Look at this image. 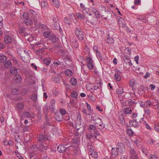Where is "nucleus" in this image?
I'll return each instance as SVG.
<instances>
[{
  "label": "nucleus",
  "instance_id": "obj_1",
  "mask_svg": "<svg viewBox=\"0 0 159 159\" xmlns=\"http://www.w3.org/2000/svg\"><path fill=\"white\" fill-rule=\"evenodd\" d=\"M29 11L33 16V20L34 23H35L36 21H39L41 20V17L38 12L31 9Z\"/></svg>",
  "mask_w": 159,
  "mask_h": 159
},
{
  "label": "nucleus",
  "instance_id": "obj_2",
  "mask_svg": "<svg viewBox=\"0 0 159 159\" xmlns=\"http://www.w3.org/2000/svg\"><path fill=\"white\" fill-rule=\"evenodd\" d=\"M75 34L79 40H83L84 39V34L82 30L79 28H76L75 30Z\"/></svg>",
  "mask_w": 159,
  "mask_h": 159
},
{
  "label": "nucleus",
  "instance_id": "obj_3",
  "mask_svg": "<svg viewBox=\"0 0 159 159\" xmlns=\"http://www.w3.org/2000/svg\"><path fill=\"white\" fill-rule=\"evenodd\" d=\"M129 156L130 159H139L136 152L133 148H130Z\"/></svg>",
  "mask_w": 159,
  "mask_h": 159
},
{
  "label": "nucleus",
  "instance_id": "obj_4",
  "mask_svg": "<svg viewBox=\"0 0 159 159\" xmlns=\"http://www.w3.org/2000/svg\"><path fill=\"white\" fill-rule=\"evenodd\" d=\"M132 116L133 120L134 121H136L139 122H141L142 121H143V117L140 114L134 113L132 114Z\"/></svg>",
  "mask_w": 159,
  "mask_h": 159
},
{
  "label": "nucleus",
  "instance_id": "obj_5",
  "mask_svg": "<svg viewBox=\"0 0 159 159\" xmlns=\"http://www.w3.org/2000/svg\"><path fill=\"white\" fill-rule=\"evenodd\" d=\"M21 57L23 61L25 63H28L30 61V56H29L28 52L26 51H25Z\"/></svg>",
  "mask_w": 159,
  "mask_h": 159
},
{
  "label": "nucleus",
  "instance_id": "obj_6",
  "mask_svg": "<svg viewBox=\"0 0 159 159\" xmlns=\"http://www.w3.org/2000/svg\"><path fill=\"white\" fill-rule=\"evenodd\" d=\"M48 40L44 39H41L40 41L36 43V45H39L41 44L43 45V48L44 49H48L49 48V46H46V43H47Z\"/></svg>",
  "mask_w": 159,
  "mask_h": 159
},
{
  "label": "nucleus",
  "instance_id": "obj_7",
  "mask_svg": "<svg viewBox=\"0 0 159 159\" xmlns=\"http://www.w3.org/2000/svg\"><path fill=\"white\" fill-rule=\"evenodd\" d=\"M112 15L110 11H105L102 15V17L105 20H109L111 17Z\"/></svg>",
  "mask_w": 159,
  "mask_h": 159
},
{
  "label": "nucleus",
  "instance_id": "obj_8",
  "mask_svg": "<svg viewBox=\"0 0 159 159\" xmlns=\"http://www.w3.org/2000/svg\"><path fill=\"white\" fill-rule=\"evenodd\" d=\"M39 21H36L35 23H34L36 27L38 28H41L43 30H47L48 29V27L41 23H40Z\"/></svg>",
  "mask_w": 159,
  "mask_h": 159
},
{
  "label": "nucleus",
  "instance_id": "obj_9",
  "mask_svg": "<svg viewBox=\"0 0 159 159\" xmlns=\"http://www.w3.org/2000/svg\"><path fill=\"white\" fill-rule=\"evenodd\" d=\"M55 100L54 99H52L50 101V105L49 106V109L51 110V111L52 112H54V109L55 108Z\"/></svg>",
  "mask_w": 159,
  "mask_h": 159
},
{
  "label": "nucleus",
  "instance_id": "obj_10",
  "mask_svg": "<svg viewBox=\"0 0 159 159\" xmlns=\"http://www.w3.org/2000/svg\"><path fill=\"white\" fill-rule=\"evenodd\" d=\"M113 36V35H111L110 34H107V41L108 43L111 44L114 43V41Z\"/></svg>",
  "mask_w": 159,
  "mask_h": 159
},
{
  "label": "nucleus",
  "instance_id": "obj_11",
  "mask_svg": "<svg viewBox=\"0 0 159 159\" xmlns=\"http://www.w3.org/2000/svg\"><path fill=\"white\" fill-rule=\"evenodd\" d=\"M55 117L56 120L60 122L62 120V116L59 112L55 113Z\"/></svg>",
  "mask_w": 159,
  "mask_h": 159
},
{
  "label": "nucleus",
  "instance_id": "obj_12",
  "mask_svg": "<svg viewBox=\"0 0 159 159\" xmlns=\"http://www.w3.org/2000/svg\"><path fill=\"white\" fill-rule=\"evenodd\" d=\"M46 139V136L44 134L40 135L37 138V140L39 142H42L45 141Z\"/></svg>",
  "mask_w": 159,
  "mask_h": 159
},
{
  "label": "nucleus",
  "instance_id": "obj_13",
  "mask_svg": "<svg viewBox=\"0 0 159 159\" xmlns=\"http://www.w3.org/2000/svg\"><path fill=\"white\" fill-rule=\"evenodd\" d=\"M111 155L113 158H116L118 155L117 148H113L111 149Z\"/></svg>",
  "mask_w": 159,
  "mask_h": 159
},
{
  "label": "nucleus",
  "instance_id": "obj_14",
  "mask_svg": "<svg viewBox=\"0 0 159 159\" xmlns=\"http://www.w3.org/2000/svg\"><path fill=\"white\" fill-rule=\"evenodd\" d=\"M14 81L16 83H20L22 80V78L19 75H16L13 78Z\"/></svg>",
  "mask_w": 159,
  "mask_h": 159
},
{
  "label": "nucleus",
  "instance_id": "obj_15",
  "mask_svg": "<svg viewBox=\"0 0 159 159\" xmlns=\"http://www.w3.org/2000/svg\"><path fill=\"white\" fill-rule=\"evenodd\" d=\"M22 114L25 118L27 117L32 119L34 117V116L29 112L24 111Z\"/></svg>",
  "mask_w": 159,
  "mask_h": 159
},
{
  "label": "nucleus",
  "instance_id": "obj_16",
  "mask_svg": "<svg viewBox=\"0 0 159 159\" xmlns=\"http://www.w3.org/2000/svg\"><path fill=\"white\" fill-rule=\"evenodd\" d=\"M66 148L64 145H60L57 148V150L59 153H61L65 151Z\"/></svg>",
  "mask_w": 159,
  "mask_h": 159
},
{
  "label": "nucleus",
  "instance_id": "obj_17",
  "mask_svg": "<svg viewBox=\"0 0 159 159\" xmlns=\"http://www.w3.org/2000/svg\"><path fill=\"white\" fill-rule=\"evenodd\" d=\"M118 23L120 27H121L122 28L125 27L126 25L124 20L122 18H120L119 19Z\"/></svg>",
  "mask_w": 159,
  "mask_h": 159
},
{
  "label": "nucleus",
  "instance_id": "obj_18",
  "mask_svg": "<svg viewBox=\"0 0 159 159\" xmlns=\"http://www.w3.org/2000/svg\"><path fill=\"white\" fill-rule=\"evenodd\" d=\"M138 122H139L136 121L131 120L129 121V124L132 126L136 127L139 126V124L138 123Z\"/></svg>",
  "mask_w": 159,
  "mask_h": 159
},
{
  "label": "nucleus",
  "instance_id": "obj_19",
  "mask_svg": "<svg viewBox=\"0 0 159 159\" xmlns=\"http://www.w3.org/2000/svg\"><path fill=\"white\" fill-rule=\"evenodd\" d=\"M49 39L52 42L55 43L58 40V38L55 35L52 34L50 36Z\"/></svg>",
  "mask_w": 159,
  "mask_h": 159
},
{
  "label": "nucleus",
  "instance_id": "obj_20",
  "mask_svg": "<svg viewBox=\"0 0 159 159\" xmlns=\"http://www.w3.org/2000/svg\"><path fill=\"white\" fill-rule=\"evenodd\" d=\"M123 60L126 64H128L130 66L132 65V63L131 62L130 60L129 59L128 57L125 56L123 58Z\"/></svg>",
  "mask_w": 159,
  "mask_h": 159
},
{
  "label": "nucleus",
  "instance_id": "obj_21",
  "mask_svg": "<svg viewBox=\"0 0 159 159\" xmlns=\"http://www.w3.org/2000/svg\"><path fill=\"white\" fill-rule=\"evenodd\" d=\"M70 44L72 48H76L78 46L77 41L75 39H73V41L70 42Z\"/></svg>",
  "mask_w": 159,
  "mask_h": 159
},
{
  "label": "nucleus",
  "instance_id": "obj_22",
  "mask_svg": "<svg viewBox=\"0 0 159 159\" xmlns=\"http://www.w3.org/2000/svg\"><path fill=\"white\" fill-rule=\"evenodd\" d=\"M116 148H117V150L120 149L121 148L122 149V150H125V147L124 144L122 143H118Z\"/></svg>",
  "mask_w": 159,
  "mask_h": 159
},
{
  "label": "nucleus",
  "instance_id": "obj_23",
  "mask_svg": "<svg viewBox=\"0 0 159 159\" xmlns=\"http://www.w3.org/2000/svg\"><path fill=\"white\" fill-rule=\"evenodd\" d=\"M25 51L23 48H19L17 49L18 54L20 57H21V56H22L23 54Z\"/></svg>",
  "mask_w": 159,
  "mask_h": 159
},
{
  "label": "nucleus",
  "instance_id": "obj_24",
  "mask_svg": "<svg viewBox=\"0 0 159 159\" xmlns=\"http://www.w3.org/2000/svg\"><path fill=\"white\" fill-rule=\"evenodd\" d=\"M124 111L126 114H129L132 113V110L131 108L129 107L124 108Z\"/></svg>",
  "mask_w": 159,
  "mask_h": 159
},
{
  "label": "nucleus",
  "instance_id": "obj_25",
  "mask_svg": "<svg viewBox=\"0 0 159 159\" xmlns=\"http://www.w3.org/2000/svg\"><path fill=\"white\" fill-rule=\"evenodd\" d=\"M52 80L56 83H58L60 82V77L58 76H55L52 77Z\"/></svg>",
  "mask_w": 159,
  "mask_h": 159
},
{
  "label": "nucleus",
  "instance_id": "obj_26",
  "mask_svg": "<svg viewBox=\"0 0 159 159\" xmlns=\"http://www.w3.org/2000/svg\"><path fill=\"white\" fill-rule=\"evenodd\" d=\"M16 106L19 110H22L24 108V104L22 102H19L17 104Z\"/></svg>",
  "mask_w": 159,
  "mask_h": 159
},
{
  "label": "nucleus",
  "instance_id": "obj_27",
  "mask_svg": "<svg viewBox=\"0 0 159 159\" xmlns=\"http://www.w3.org/2000/svg\"><path fill=\"white\" fill-rule=\"evenodd\" d=\"M80 150L78 148H74L73 152V155L75 156L78 155L80 153Z\"/></svg>",
  "mask_w": 159,
  "mask_h": 159
},
{
  "label": "nucleus",
  "instance_id": "obj_28",
  "mask_svg": "<svg viewBox=\"0 0 159 159\" xmlns=\"http://www.w3.org/2000/svg\"><path fill=\"white\" fill-rule=\"evenodd\" d=\"M12 41L11 37L10 36H6L4 39V41L7 43H9Z\"/></svg>",
  "mask_w": 159,
  "mask_h": 159
},
{
  "label": "nucleus",
  "instance_id": "obj_29",
  "mask_svg": "<svg viewBox=\"0 0 159 159\" xmlns=\"http://www.w3.org/2000/svg\"><path fill=\"white\" fill-rule=\"evenodd\" d=\"M52 4L56 7H58L60 6V4L58 0H53Z\"/></svg>",
  "mask_w": 159,
  "mask_h": 159
},
{
  "label": "nucleus",
  "instance_id": "obj_30",
  "mask_svg": "<svg viewBox=\"0 0 159 159\" xmlns=\"http://www.w3.org/2000/svg\"><path fill=\"white\" fill-rule=\"evenodd\" d=\"M24 22L27 25H31L33 23V22L29 18H28L26 20H25Z\"/></svg>",
  "mask_w": 159,
  "mask_h": 159
},
{
  "label": "nucleus",
  "instance_id": "obj_31",
  "mask_svg": "<svg viewBox=\"0 0 159 159\" xmlns=\"http://www.w3.org/2000/svg\"><path fill=\"white\" fill-rule=\"evenodd\" d=\"M10 72L13 75H15L17 73V70L14 67H12L10 69Z\"/></svg>",
  "mask_w": 159,
  "mask_h": 159
},
{
  "label": "nucleus",
  "instance_id": "obj_32",
  "mask_svg": "<svg viewBox=\"0 0 159 159\" xmlns=\"http://www.w3.org/2000/svg\"><path fill=\"white\" fill-rule=\"evenodd\" d=\"M116 92L118 94H121L123 93V89L122 87H120L116 89Z\"/></svg>",
  "mask_w": 159,
  "mask_h": 159
},
{
  "label": "nucleus",
  "instance_id": "obj_33",
  "mask_svg": "<svg viewBox=\"0 0 159 159\" xmlns=\"http://www.w3.org/2000/svg\"><path fill=\"white\" fill-rule=\"evenodd\" d=\"M11 65V62L9 60L6 61L4 63L5 67L7 68L10 67Z\"/></svg>",
  "mask_w": 159,
  "mask_h": 159
},
{
  "label": "nucleus",
  "instance_id": "obj_34",
  "mask_svg": "<svg viewBox=\"0 0 159 159\" xmlns=\"http://www.w3.org/2000/svg\"><path fill=\"white\" fill-rule=\"evenodd\" d=\"M70 83L72 85H75L77 84V80L74 78H71L70 80Z\"/></svg>",
  "mask_w": 159,
  "mask_h": 159
},
{
  "label": "nucleus",
  "instance_id": "obj_35",
  "mask_svg": "<svg viewBox=\"0 0 159 159\" xmlns=\"http://www.w3.org/2000/svg\"><path fill=\"white\" fill-rule=\"evenodd\" d=\"M114 78L115 80L117 81H120L121 80V76L120 74L118 73H115L114 75Z\"/></svg>",
  "mask_w": 159,
  "mask_h": 159
},
{
  "label": "nucleus",
  "instance_id": "obj_36",
  "mask_svg": "<svg viewBox=\"0 0 159 159\" xmlns=\"http://www.w3.org/2000/svg\"><path fill=\"white\" fill-rule=\"evenodd\" d=\"M90 154L93 157L95 158H97L98 157L97 152H96L95 151L91 152L90 153Z\"/></svg>",
  "mask_w": 159,
  "mask_h": 159
},
{
  "label": "nucleus",
  "instance_id": "obj_37",
  "mask_svg": "<svg viewBox=\"0 0 159 159\" xmlns=\"http://www.w3.org/2000/svg\"><path fill=\"white\" fill-rule=\"evenodd\" d=\"M88 19V20H87L86 21H87L88 22H89L92 24H95L97 20V19L95 17H93L92 20H89V19Z\"/></svg>",
  "mask_w": 159,
  "mask_h": 159
},
{
  "label": "nucleus",
  "instance_id": "obj_38",
  "mask_svg": "<svg viewBox=\"0 0 159 159\" xmlns=\"http://www.w3.org/2000/svg\"><path fill=\"white\" fill-rule=\"evenodd\" d=\"M76 16L78 17V18L79 19L83 20L84 19V15L81 13H77L76 14Z\"/></svg>",
  "mask_w": 159,
  "mask_h": 159
},
{
  "label": "nucleus",
  "instance_id": "obj_39",
  "mask_svg": "<svg viewBox=\"0 0 159 159\" xmlns=\"http://www.w3.org/2000/svg\"><path fill=\"white\" fill-rule=\"evenodd\" d=\"M92 10L93 12L94 13L95 16L97 18H99L100 16V15L99 12L97 11L96 9L93 8Z\"/></svg>",
  "mask_w": 159,
  "mask_h": 159
},
{
  "label": "nucleus",
  "instance_id": "obj_40",
  "mask_svg": "<svg viewBox=\"0 0 159 159\" xmlns=\"http://www.w3.org/2000/svg\"><path fill=\"white\" fill-rule=\"evenodd\" d=\"M44 49H45L43 48V47L42 48L36 51V53L37 55H40V54L43 53L44 51L43 50Z\"/></svg>",
  "mask_w": 159,
  "mask_h": 159
},
{
  "label": "nucleus",
  "instance_id": "obj_41",
  "mask_svg": "<svg viewBox=\"0 0 159 159\" xmlns=\"http://www.w3.org/2000/svg\"><path fill=\"white\" fill-rule=\"evenodd\" d=\"M144 110L145 112L147 115H150L151 111L149 108L146 107L144 108Z\"/></svg>",
  "mask_w": 159,
  "mask_h": 159
},
{
  "label": "nucleus",
  "instance_id": "obj_42",
  "mask_svg": "<svg viewBox=\"0 0 159 159\" xmlns=\"http://www.w3.org/2000/svg\"><path fill=\"white\" fill-rule=\"evenodd\" d=\"M50 34L51 33L50 32L46 31L43 33V36L45 38H48L50 36Z\"/></svg>",
  "mask_w": 159,
  "mask_h": 159
},
{
  "label": "nucleus",
  "instance_id": "obj_43",
  "mask_svg": "<svg viewBox=\"0 0 159 159\" xmlns=\"http://www.w3.org/2000/svg\"><path fill=\"white\" fill-rule=\"evenodd\" d=\"M65 72V75L67 76H71L72 74V71L70 70H67Z\"/></svg>",
  "mask_w": 159,
  "mask_h": 159
},
{
  "label": "nucleus",
  "instance_id": "obj_44",
  "mask_svg": "<svg viewBox=\"0 0 159 159\" xmlns=\"http://www.w3.org/2000/svg\"><path fill=\"white\" fill-rule=\"evenodd\" d=\"M19 90L18 88H14L12 90L11 93L13 95L16 94L18 93Z\"/></svg>",
  "mask_w": 159,
  "mask_h": 159
},
{
  "label": "nucleus",
  "instance_id": "obj_45",
  "mask_svg": "<svg viewBox=\"0 0 159 159\" xmlns=\"http://www.w3.org/2000/svg\"><path fill=\"white\" fill-rule=\"evenodd\" d=\"M126 132L127 134L129 136H132L134 134L133 132L132 129H127L126 130Z\"/></svg>",
  "mask_w": 159,
  "mask_h": 159
},
{
  "label": "nucleus",
  "instance_id": "obj_46",
  "mask_svg": "<svg viewBox=\"0 0 159 159\" xmlns=\"http://www.w3.org/2000/svg\"><path fill=\"white\" fill-rule=\"evenodd\" d=\"M149 159H159L157 156L155 154H150L149 157Z\"/></svg>",
  "mask_w": 159,
  "mask_h": 159
},
{
  "label": "nucleus",
  "instance_id": "obj_47",
  "mask_svg": "<svg viewBox=\"0 0 159 159\" xmlns=\"http://www.w3.org/2000/svg\"><path fill=\"white\" fill-rule=\"evenodd\" d=\"M153 108L154 109H156L157 108L159 109V102L157 100H156L155 101V104Z\"/></svg>",
  "mask_w": 159,
  "mask_h": 159
},
{
  "label": "nucleus",
  "instance_id": "obj_48",
  "mask_svg": "<svg viewBox=\"0 0 159 159\" xmlns=\"http://www.w3.org/2000/svg\"><path fill=\"white\" fill-rule=\"evenodd\" d=\"M41 5L42 7H46L48 6V3L47 2L42 1L41 2Z\"/></svg>",
  "mask_w": 159,
  "mask_h": 159
},
{
  "label": "nucleus",
  "instance_id": "obj_49",
  "mask_svg": "<svg viewBox=\"0 0 159 159\" xmlns=\"http://www.w3.org/2000/svg\"><path fill=\"white\" fill-rule=\"evenodd\" d=\"M7 59L6 57L4 55H1L0 56V61L1 62H3L6 61Z\"/></svg>",
  "mask_w": 159,
  "mask_h": 159
},
{
  "label": "nucleus",
  "instance_id": "obj_50",
  "mask_svg": "<svg viewBox=\"0 0 159 159\" xmlns=\"http://www.w3.org/2000/svg\"><path fill=\"white\" fill-rule=\"evenodd\" d=\"M94 122L96 124L98 125L100 123H102V121L99 118H96L95 119H94Z\"/></svg>",
  "mask_w": 159,
  "mask_h": 159
},
{
  "label": "nucleus",
  "instance_id": "obj_51",
  "mask_svg": "<svg viewBox=\"0 0 159 159\" xmlns=\"http://www.w3.org/2000/svg\"><path fill=\"white\" fill-rule=\"evenodd\" d=\"M43 62L45 64L48 65L50 64V59L49 58H46L43 61Z\"/></svg>",
  "mask_w": 159,
  "mask_h": 159
},
{
  "label": "nucleus",
  "instance_id": "obj_52",
  "mask_svg": "<svg viewBox=\"0 0 159 159\" xmlns=\"http://www.w3.org/2000/svg\"><path fill=\"white\" fill-rule=\"evenodd\" d=\"M88 148L89 149V152L90 153L94 151V147L91 145H88Z\"/></svg>",
  "mask_w": 159,
  "mask_h": 159
},
{
  "label": "nucleus",
  "instance_id": "obj_53",
  "mask_svg": "<svg viewBox=\"0 0 159 159\" xmlns=\"http://www.w3.org/2000/svg\"><path fill=\"white\" fill-rule=\"evenodd\" d=\"M71 97L73 98H76L78 96L77 93L75 91H73L71 93Z\"/></svg>",
  "mask_w": 159,
  "mask_h": 159
},
{
  "label": "nucleus",
  "instance_id": "obj_54",
  "mask_svg": "<svg viewBox=\"0 0 159 159\" xmlns=\"http://www.w3.org/2000/svg\"><path fill=\"white\" fill-rule=\"evenodd\" d=\"M119 121L122 124L125 123V120L123 116L121 115L119 117Z\"/></svg>",
  "mask_w": 159,
  "mask_h": 159
},
{
  "label": "nucleus",
  "instance_id": "obj_55",
  "mask_svg": "<svg viewBox=\"0 0 159 159\" xmlns=\"http://www.w3.org/2000/svg\"><path fill=\"white\" fill-rule=\"evenodd\" d=\"M40 147L41 148L44 149L46 150H47V149L48 148V145H45L44 144L42 143H40Z\"/></svg>",
  "mask_w": 159,
  "mask_h": 159
},
{
  "label": "nucleus",
  "instance_id": "obj_56",
  "mask_svg": "<svg viewBox=\"0 0 159 159\" xmlns=\"http://www.w3.org/2000/svg\"><path fill=\"white\" fill-rule=\"evenodd\" d=\"M137 19L138 20H140L141 22H143L146 21V19L144 16H139L137 18Z\"/></svg>",
  "mask_w": 159,
  "mask_h": 159
},
{
  "label": "nucleus",
  "instance_id": "obj_57",
  "mask_svg": "<svg viewBox=\"0 0 159 159\" xmlns=\"http://www.w3.org/2000/svg\"><path fill=\"white\" fill-rule=\"evenodd\" d=\"M29 17V14L27 12L25 13L24 14L22 15L23 18L25 19V20H26V19L28 18Z\"/></svg>",
  "mask_w": 159,
  "mask_h": 159
},
{
  "label": "nucleus",
  "instance_id": "obj_58",
  "mask_svg": "<svg viewBox=\"0 0 159 159\" xmlns=\"http://www.w3.org/2000/svg\"><path fill=\"white\" fill-rule=\"evenodd\" d=\"M31 98L33 101L35 102L37 99V96L36 94H33L31 96Z\"/></svg>",
  "mask_w": 159,
  "mask_h": 159
},
{
  "label": "nucleus",
  "instance_id": "obj_59",
  "mask_svg": "<svg viewBox=\"0 0 159 159\" xmlns=\"http://www.w3.org/2000/svg\"><path fill=\"white\" fill-rule=\"evenodd\" d=\"M60 111V112H59L60 113L62 116L66 114V111L65 109H61Z\"/></svg>",
  "mask_w": 159,
  "mask_h": 159
},
{
  "label": "nucleus",
  "instance_id": "obj_60",
  "mask_svg": "<svg viewBox=\"0 0 159 159\" xmlns=\"http://www.w3.org/2000/svg\"><path fill=\"white\" fill-rule=\"evenodd\" d=\"M87 66L89 70L93 69V67H94L93 63L91 64H88Z\"/></svg>",
  "mask_w": 159,
  "mask_h": 159
},
{
  "label": "nucleus",
  "instance_id": "obj_61",
  "mask_svg": "<svg viewBox=\"0 0 159 159\" xmlns=\"http://www.w3.org/2000/svg\"><path fill=\"white\" fill-rule=\"evenodd\" d=\"M87 61L88 64H91L93 63V60L90 57H88L87 59Z\"/></svg>",
  "mask_w": 159,
  "mask_h": 159
},
{
  "label": "nucleus",
  "instance_id": "obj_62",
  "mask_svg": "<svg viewBox=\"0 0 159 159\" xmlns=\"http://www.w3.org/2000/svg\"><path fill=\"white\" fill-rule=\"evenodd\" d=\"M98 125H99L98 127V128L99 129H103L105 127V125L102 122L100 123Z\"/></svg>",
  "mask_w": 159,
  "mask_h": 159
},
{
  "label": "nucleus",
  "instance_id": "obj_63",
  "mask_svg": "<svg viewBox=\"0 0 159 159\" xmlns=\"http://www.w3.org/2000/svg\"><path fill=\"white\" fill-rule=\"evenodd\" d=\"M99 84H95L94 85L93 87V89L96 90L98 89L99 88L100 85H99Z\"/></svg>",
  "mask_w": 159,
  "mask_h": 159
},
{
  "label": "nucleus",
  "instance_id": "obj_64",
  "mask_svg": "<svg viewBox=\"0 0 159 159\" xmlns=\"http://www.w3.org/2000/svg\"><path fill=\"white\" fill-rule=\"evenodd\" d=\"M134 81L133 80H131L129 81V85L131 86H134Z\"/></svg>",
  "mask_w": 159,
  "mask_h": 159
}]
</instances>
